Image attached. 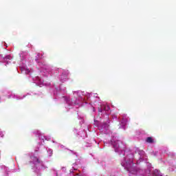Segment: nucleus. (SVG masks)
<instances>
[{"label":"nucleus","mask_w":176,"mask_h":176,"mask_svg":"<svg viewBox=\"0 0 176 176\" xmlns=\"http://www.w3.org/2000/svg\"><path fill=\"white\" fill-rule=\"evenodd\" d=\"M102 111H103V109H102V108L101 107V106H100V108L98 107V112L101 113V112H102Z\"/></svg>","instance_id":"obj_5"},{"label":"nucleus","mask_w":176,"mask_h":176,"mask_svg":"<svg viewBox=\"0 0 176 176\" xmlns=\"http://www.w3.org/2000/svg\"><path fill=\"white\" fill-rule=\"evenodd\" d=\"M101 108L103 109V111H105V112H108L111 109L109 105L105 104H102Z\"/></svg>","instance_id":"obj_1"},{"label":"nucleus","mask_w":176,"mask_h":176,"mask_svg":"<svg viewBox=\"0 0 176 176\" xmlns=\"http://www.w3.org/2000/svg\"><path fill=\"white\" fill-rule=\"evenodd\" d=\"M35 160L39 164L41 163V161L39 160V159L38 157H35Z\"/></svg>","instance_id":"obj_6"},{"label":"nucleus","mask_w":176,"mask_h":176,"mask_svg":"<svg viewBox=\"0 0 176 176\" xmlns=\"http://www.w3.org/2000/svg\"><path fill=\"white\" fill-rule=\"evenodd\" d=\"M146 142H148V144H153V138H152V137H148L146 140Z\"/></svg>","instance_id":"obj_2"},{"label":"nucleus","mask_w":176,"mask_h":176,"mask_svg":"<svg viewBox=\"0 0 176 176\" xmlns=\"http://www.w3.org/2000/svg\"><path fill=\"white\" fill-rule=\"evenodd\" d=\"M119 142H120V141H117L116 144H114V146L116 149H118V148H119V145H118V144H119Z\"/></svg>","instance_id":"obj_4"},{"label":"nucleus","mask_w":176,"mask_h":176,"mask_svg":"<svg viewBox=\"0 0 176 176\" xmlns=\"http://www.w3.org/2000/svg\"><path fill=\"white\" fill-rule=\"evenodd\" d=\"M102 127H103V129H104V130H108V128L109 127V125L108 124H104L103 125H102Z\"/></svg>","instance_id":"obj_3"}]
</instances>
